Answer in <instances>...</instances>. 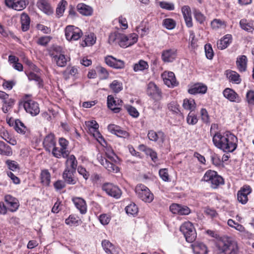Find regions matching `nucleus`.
Segmentation results:
<instances>
[{
  "instance_id": "obj_11",
  "label": "nucleus",
  "mask_w": 254,
  "mask_h": 254,
  "mask_svg": "<svg viewBox=\"0 0 254 254\" xmlns=\"http://www.w3.org/2000/svg\"><path fill=\"white\" fill-rule=\"evenodd\" d=\"M5 4L9 8L17 11L25 9L29 3L28 0H5Z\"/></svg>"
},
{
  "instance_id": "obj_43",
  "label": "nucleus",
  "mask_w": 254,
  "mask_h": 254,
  "mask_svg": "<svg viewBox=\"0 0 254 254\" xmlns=\"http://www.w3.org/2000/svg\"><path fill=\"white\" fill-rule=\"evenodd\" d=\"M149 65L146 61L140 60L137 63L133 65V70L135 72L142 71L145 69H148Z\"/></svg>"
},
{
  "instance_id": "obj_5",
  "label": "nucleus",
  "mask_w": 254,
  "mask_h": 254,
  "mask_svg": "<svg viewBox=\"0 0 254 254\" xmlns=\"http://www.w3.org/2000/svg\"><path fill=\"white\" fill-rule=\"evenodd\" d=\"M180 231L184 235L186 241L189 243L193 242L196 238V233L192 223L185 222L180 227Z\"/></svg>"
},
{
  "instance_id": "obj_24",
  "label": "nucleus",
  "mask_w": 254,
  "mask_h": 254,
  "mask_svg": "<svg viewBox=\"0 0 254 254\" xmlns=\"http://www.w3.org/2000/svg\"><path fill=\"white\" fill-rule=\"evenodd\" d=\"M181 10L186 26L189 28L191 27L193 25V23L191 18V12L190 6L185 5L182 7Z\"/></svg>"
},
{
  "instance_id": "obj_15",
  "label": "nucleus",
  "mask_w": 254,
  "mask_h": 254,
  "mask_svg": "<svg viewBox=\"0 0 254 254\" xmlns=\"http://www.w3.org/2000/svg\"><path fill=\"white\" fill-rule=\"evenodd\" d=\"M164 83L169 87L178 85L174 73L172 71H164L161 75Z\"/></svg>"
},
{
  "instance_id": "obj_59",
  "label": "nucleus",
  "mask_w": 254,
  "mask_h": 254,
  "mask_svg": "<svg viewBox=\"0 0 254 254\" xmlns=\"http://www.w3.org/2000/svg\"><path fill=\"white\" fill-rule=\"evenodd\" d=\"M5 164L8 168L12 171L14 172L19 169V164L14 160L8 159L5 161Z\"/></svg>"
},
{
  "instance_id": "obj_1",
  "label": "nucleus",
  "mask_w": 254,
  "mask_h": 254,
  "mask_svg": "<svg viewBox=\"0 0 254 254\" xmlns=\"http://www.w3.org/2000/svg\"><path fill=\"white\" fill-rule=\"evenodd\" d=\"M214 145L224 152H233L238 146V138L229 131L215 132L212 135Z\"/></svg>"
},
{
  "instance_id": "obj_30",
  "label": "nucleus",
  "mask_w": 254,
  "mask_h": 254,
  "mask_svg": "<svg viewBox=\"0 0 254 254\" xmlns=\"http://www.w3.org/2000/svg\"><path fill=\"white\" fill-rule=\"evenodd\" d=\"M102 247L107 254H119V249L108 240H104L102 242Z\"/></svg>"
},
{
  "instance_id": "obj_42",
  "label": "nucleus",
  "mask_w": 254,
  "mask_h": 254,
  "mask_svg": "<svg viewBox=\"0 0 254 254\" xmlns=\"http://www.w3.org/2000/svg\"><path fill=\"white\" fill-rule=\"evenodd\" d=\"M127 214L128 216H135L138 212V208L137 206L134 203H131L127 205L125 208Z\"/></svg>"
},
{
  "instance_id": "obj_3",
  "label": "nucleus",
  "mask_w": 254,
  "mask_h": 254,
  "mask_svg": "<svg viewBox=\"0 0 254 254\" xmlns=\"http://www.w3.org/2000/svg\"><path fill=\"white\" fill-rule=\"evenodd\" d=\"M218 254H237L238 247L237 243L232 240H225L219 242L217 245Z\"/></svg>"
},
{
  "instance_id": "obj_2",
  "label": "nucleus",
  "mask_w": 254,
  "mask_h": 254,
  "mask_svg": "<svg viewBox=\"0 0 254 254\" xmlns=\"http://www.w3.org/2000/svg\"><path fill=\"white\" fill-rule=\"evenodd\" d=\"M202 181L210 185L213 189H217L220 185L224 184L223 178L219 175L217 172L208 170L205 173Z\"/></svg>"
},
{
  "instance_id": "obj_61",
  "label": "nucleus",
  "mask_w": 254,
  "mask_h": 254,
  "mask_svg": "<svg viewBox=\"0 0 254 254\" xmlns=\"http://www.w3.org/2000/svg\"><path fill=\"white\" fill-rule=\"evenodd\" d=\"M227 223L230 227L234 228L240 232H244L245 231V228L243 225L236 222L232 219H229Z\"/></svg>"
},
{
  "instance_id": "obj_37",
  "label": "nucleus",
  "mask_w": 254,
  "mask_h": 254,
  "mask_svg": "<svg viewBox=\"0 0 254 254\" xmlns=\"http://www.w3.org/2000/svg\"><path fill=\"white\" fill-rule=\"evenodd\" d=\"M77 9L79 13L85 16L91 15L93 13V9L91 7L82 3L77 4Z\"/></svg>"
},
{
  "instance_id": "obj_4",
  "label": "nucleus",
  "mask_w": 254,
  "mask_h": 254,
  "mask_svg": "<svg viewBox=\"0 0 254 254\" xmlns=\"http://www.w3.org/2000/svg\"><path fill=\"white\" fill-rule=\"evenodd\" d=\"M137 197L145 203H151L154 199V194L144 185L138 184L135 188Z\"/></svg>"
},
{
  "instance_id": "obj_18",
  "label": "nucleus",
  "mask_w": 254,
  "mask_h": 254,
  "mask_svg": "<svg viewBox=\"0 0 254 254\" xmlns=\"http://www.w3.org/2000/svg\"><path fill=\"white\" fill-rule=\"evenodd\" d=\"M170 210L174 214L181 215H188L190 212V210L188 207L176 203L172 204L170 206Z\"/></svg>"
},
{
  "instance_id": "obj_28",
  "label": "nucleus",
  "mask_w": 254,
  "mask_h": 254,
  "mask_svg": "<svg viewBox=\"0 0 254 254\" xmlns=\"http://www.w3.org/2000/svg\"><path fill=\"white\" fill-rule=\"evenodd\" d=\"M65 158H66L65 163V169L76 171L77 167V161L75 156L72 154L69 155V154H68V156Z\"/></svg>"
},
{
  "instance_id": "obj_64",
  "label": "nucleus",
  "mask_w": 254,
  "mask_h": 254,
  "mask_svg": "<svg viewBox=\"0 0 254 254\" xmlns=\"http://www.w3.org/2000/svg\"><path fill=\"white\" fill-rule=\"evenodd\" d=\"M52 39V37L50 36H42L38 39L37 43L39 45L46 46L50 42Z\"/></svg>"
},
{
  "instance_id": "obj_55",
  "label": "nucleus",
  "mask_w": 254,
  "mask_h": 254,
  "mask_svg": "<svg viewBox=\"0 0 254 254\" xmlns=\"http://www.w3.org/2000/svg\"><path fill=\"white\" fill-rule=\"evenodd\" d=\"M176 23L175 21L172 18H166L163 21V25L168 30H172L175 28Z\"/></svg>"
},
{
  "instance_id": "obj_53",
  "label": "nucleus",
  "mask_w": 254,
  "mask_h": 254,
  "mask_svg": "<svg viewBox=\"0 0 254 254\" xmlns=\"http://www.w3.org/2000/svg\"><path fill=\"white\" fill-rule=\"evenodd\" d=\"M246 101L249 106H254V90H249L246 94Z\"/></svg>"
},
{
  "instance_id": "obj_26",
  "label": "nucleus",
  "mask_w": 254,
  "mask_h": 254,
  "mask_svg": "<svg viewBox=\"0 0 254 254\" xmlns=\"http://www.w3.org/2000/svg\"><path fill=\"white\" fill-rule=\"evenodd\" d=\"M207 87L204 84L197 83L191 86L188 90L190 94H204L206 92Z\"/></svg>"
},
{
  "instance_id": "obj_14",
  "label": "nucleus",
  "mask_w": 254,
  "mask_h": 254,
  "mask_svg": "<svg viewBox=\"0 0 254 254\" xmlns=\"http://www.w3.org/2000/svg\"><path fill=\"white\" fill-rule=\"evenodd\" d=\"M252 191L250 186H244L237 192V199L243 204H246L248 201V195Z\"/></svg>"
},
{
  "instance_id": "obj_13",
  "label": "nucleus",
  "mask_w": 254,
  "mask_h": 254,
  "mask_svg": "<svg viewBox=\"0 0 254 254\" xmlns=\"http://www.w3.org/2000/svg\"><path fill=\"white\" fill-rule=\"evenodd\" d=\"M123 101L118 98H115L112 95H109L107 97V105L108 108L114 113H118L121 111V106Z\"/></svg>"
},
{
  "instance_id": "obj_62",
  "label": "nucleus",
  "mask_w": 254,
  "mask_h": 254,
  "mask_svg": "<svg viewBox=\"0 0 254 254\" xmlns=\"http://www.w3.org/2000/svg\"><path fill=\"white\" fill-rule=\"evenodd\" d=\"M85 125L88 129L93 132L98 130L99 125L96 121L91 120L85 122Z\"/></svg>"
},
{
  "instance_id": "obj_27",
  "label": "nucleus",
  "mask_w": 254,
  "mask_h": 254,
  "mask_svg": "<svg viewBox=\"0 0 254 254\" xmlns=\"http://www.w3.org/2000/svg\"><path fill=\"white\" fill-rule=\"evenodd\" d=\"M43 144L45 149L47 151L50 152L52 148L56 146V144L54 134L50 133L46 135L44 139Z\"/></svg>"
},
{
  "instance_id": "obj_63",
  "label": "nucleus",
  "mask_w": 254,
  "mask_h": 254,
  "mask_svg": "<svg viewBox=\"0 0 254 254\" xmlns=\"http://www.w3.org/2000/svg\"><path fill=\"white\" fill-rule=\"evenodd\" d=\"M98 220L103 225L108 224L111 220V216L107 214H102L98 216Z\"/></svg>"
},
{
  "instance_id": "obj_44",
  "label": "nucleus",
  "mask_w": 254,
  "mask_h": 254,
  "mask_svg": "<svg viewBox=\"0 0 254 254\" xmlns=\"http://www.w3.org/2000/svg\"><path fill=\"white\" fill-rule=\"evenodd\" d=\"M241 28L248 32L252 33L254 30V26L251 22H248L246 19H242L240 21Z\"/></svg>"
},
{
  "instance_id": "obj_31",
  "label": "nucleus",
  "mask_w": 254,
  "mask_h": 254,
  "mask_svg": "<svg viewBox=\"0 0 254 254\" xmlns=\"http://www.w3.org/2000/svg\"><path fill=\"white\" fill-rule=\"evenodd\" d=\"M147 137L150 140L154 142H156L158 139H160L162 142H163L165 139V135L162 131L156 132L153 130H149Z\"/></svg>"
},
{
  "instance_id": "obj_49",
  "label": "nucleus",
  "mask_w": 254,
  "mask_h": 254,
  "mask_svg": "<svg viewBox=\"0 0 254 254\" xmlns=\"http://www.w3.org/2000/svg\"><path fill=\"white\" fill-rule=\"evenodd\" d=\"M105 154L106 157L109 159L111 162H117L118 160V158L117 156L114 152L113 149L109 147H106L105 150Z\"/></svg>"
},
{
  "instance_id": "obj_39",
  "label": "nucleus",
  "mask_w": 254,
  "mask_h": 254,
  "mask_svg": "<svg viewBox=\"0 0 254 254\" xmlns=\"http://www.w3.org/2000/svg\"><path fill=\"white\" fill-rule=\"evenodd\" d=\"M40 179L41 182L44 186H49L51 182V174L48 170L45 169L41 171Z\"/></svg>"
},
{
  "instance_id": "obj_29",
  "label": "nucleus",
  "mask_w": 254,
  "mask_h": 254,
  "mask_svg": "<svg viewBox=\"0 0 254 254\" xmlns=\"http://www.w3.org/2000/svg\"><path fill=\"white\" fill-rule=\"evenodd\" d=\"M37 7L43 12L47 14H50L53 12L49 0H38L37 2Z\"/></svg>"
},
{
  "instance_id": "obj_60",
  "label": "nucleus",
  "mask_w": 254,
  "mask_h": 254,
  "mask_svg": "<svg viewBox=\"0 0 254 254\" xmlns=\"http://www.w3.org/2000/svg\"><path fill=\"white\" fill-rule=\"evenodd\" d=\"M179 107V105L175 101H172L168 105V108L169 110L176 114H181Z\"/></svg>"
},
{
  "instance_id": "obj_50",
  "label": "nucleus",
  "mask_w": 254,
  "mask_h": 254,
  "mask_svg": "<svg viewBox=\"0 0 254 254\" xmlns=\"http://www.w3.org/2000/svg\"><path fill=\"white\" fill-rule=\"evenodd\" d=\"M14 128L15 130L22 134L26 132V127L24 124L19 120L17 119L15 121Z\"/></svg>"
},
{
  "instance_id": "obj_19",
  "label": "nucleus",
  "mask_w": 254,
  "mask_h": 254,
  "mask_svg": "<svg viewBox=\"0 0 254 254\" xmlns=\"http://www.w3.org/2000/svg\"><path fill=\"white\" fill-rule=\"evenodd\" d=\"M105 61L107 64L115 68L121 69L125 67V63L123 61L117 60L112 56L106 57Z\"/></svg>"
},
{
  "instance_id": "obj_34",
  "label": "nucleus",
  "mask_w": 254,
  "mask_h": 254,
  "mask_svg": "<svg viewBox=\"0 0 254 254\" xmlns=\"http://www.w3.org/2000/svg\"><path fill=\"white\" fill-rule=\"evenodd\" d=\"M226 75L229 81L232 83L239 84L241 82L240 75L235 71L227 70Z\"/></svg>"
},
{
  "instance_id": "obj_20",
  "label": "nucleus",
  "mask_w": 254,
  "mask_h": 254,
  "mask_svg": "<svg viewBox=\"0 0 254 254\" xmlns=\"http://www.w3.org/2000/svg\"><path fill=\"white\" fill-rule=\"evenodd\" d=\"M72 201L80 213L83 214L86 213L87 205L84 199L81 197H75L72 198Z\"/></svg>"
},
{
  "instance_id": "obj_9",
  "label": "nucleus",
  "mask_w": 254,
  "mask_h": 254,
  "mask_svg": "<svg viewBox=\"0 0 254 254\" xmlns=\"http://www.w3.org/2000/svg\"><path fill=\"white\" fill-rule=\"evenodd\" d=\"M102 189L106 193L115 198H119L122 195V191L116 185L112 183H106L102 186Z\"/></svg>"
},
{
  "instance_id": "obj_8",
  "label": "nucleus",
  "mask_w": 254,
  "mask_h": 254,
  "mask_svg": "<svg viewBox=\"0 0 254 254\" xmlns=\"http://www.w3.org/2000/svg\"><path fill=\"white\" fill-rule=\"evenodd\" d=\"M126 35L120 31H116L110 33L108 42L110 44H118L121 47L125 48Z\"/></svg>"
},
{
  "instance_id": "obj_38",
  "label": "nucleus",
  "mask_w": 254,
  "mask_h": 254,
  "mask_svg": "<svg viewBox=\"0 0 254 254\" xmlns=\"http://www.w3.org/2000/svg\"><path fill=\"white\" fill-rule=\"evenodd\" d=\"M21 29L23 31H27L30 27V19L27 14L22 13L20 16Z\"/></svg>"
},
{
  "instance_id": "obj_25",
  "label": "nucleus",
  "mask_w": 254,
  "mask_h": 254,
  "mask_svg": "<svg viewBox=\"0 0 254 254\" xmlns=\"http://www.w3.org/2000/svg\"><path fill=\"white\" fill-rule=\"evenodd\" d=\"M51 56L56 63L57 65L59 67L65 66L67 61L70 60V58L68 57L65 56L62 53L57 54V55L52 54Z\"/></svg>"
},
{
  "instance_id": "obj_41",
  "label": "nucleus",
  "mask_w": 254,
  "mask_h": 254,
  "mask_svg": "<svg viewBox=\"0 0 254 254\" xmlns=\"http://www.w3.org/2000/svg\"><path fill=\"white\" fill-rule=\"evenodd\" d=\"M140 148H143L142 150L147 155H148L151 158V160L154 162H156L158 160V157L157 153L150 148L147 147L144 145L140 146Z\"/></svg>"
},
{
  "instance_id": "obj_56",
  "label": "nucleus",
  "mask_w": 254,
  "mask_h": 254,
  "mask_svg": "<svg viewBox=\"0 0 254 254\" xmlns=\"http://www.w3.org/2000/svg\"><path fill=\"white\" fill-rule=\"evenodd\" d=\"M78 73V69L75 66H72L71 67H67L66 70L63 72V74L65 79L69 78L68 75L75 76Z\"/></svg>"
},
{
  "instance_id": "obj_46",
  "label": "nucleus",
  "mask_w": 254,
  "mask_h": 254,
  "mask_svg": "<svg viewBox=\"0 0 254 254\" xmlns=\"http://www.w3.org/2000/svg\"><path fill=\"white\" fill-rule=\"evenodd\" d=\"M96 39L93 34L86 35L84 40L81 42V45L83 47L92 46L95 43Z\"/></svg>"
},
{
  "instance_id": "obj_58",
  "label": "nucleus",
  "mask_w": 254,
  "mask_h": 254,
  "mask_svg": "<svg viewBox=\"0 0 254 254\" xmlns=\"http://www.w3.org/2000/svg\"><path fill=\"white\" fill-rule=\"evenodd\" d=\"M67 2L65 0H62L58 4L56 12L57 14L61 16L64 12L65 8V6L67 5Z\"/></svg>"
},
{
  "instance_id": "obj_45",
  "label": "nucleus",
  "mask_w": 254,
  "mask_h": 254,
  "mask_svg": "<svg viewBox=\"0 0 254 254\" xmlns=\"http://www.w3.org/2000/svg\"><path fill=\"white\" fill-rule=\"evenodd\" d=\"M137 40L138 36L135 33H131L128 35H126L125 48L133 45L137 42Z\"/></svg>"
},
{
  "instance_id": "obj_12",
  "label": "nucleus",
  "mask_w": 254,
  "mask_h": 254,
  "mask_svg": "<svg viewBox=\"0 0 254 254\" xmlns=\"http://www.w3.org/2000/svg\"><path fill=\"white\" fill-rule=\"evenodd\" d=\"M177 50L176 48H170L162 51L161 59L164 63H172L177 58Z\"/></svg>"
},
{
  "instance_id": "obj_54",
  "label": "nucleus",
  "mask_w": 254,
  "mask_h": 254,
  "mask_svg": "<svg viewBox=\"0 0 254 254\" xmlns=\"http://www.w3.org/2000/svg\"><path fill=\"white\" fill-rule=\"evenodd\" d=\"M110 87L114 92L119 93L123 89L122 83L115 80L110 84Z\"/></svg>"
},
{
  "instance_id": "obj_17",
  "label": "nucleus",
  "mask_w": 254,
  "mask_h": 254,
  "mask_svg": "<svg viewBox=\"0 0 254 254\" xmlns=\"http://www.w3.org/2000/svg\"><path fill=\"white\" fill-rule=\"evenodd\" d=\"M4 201L9 207L11 212L16 211L19 207V201L18 199L10 194H6L4 196Z\"/></svg>"
},
{
  "instance_id": "obj_10",
  "label": "nucleus",
  "mask_w": 254,
  "mask_h": 254,
  "mask_svg": "<svg viewBox=\"0 0 254 254\" xmlns=\"http://www.w3.org/2000/svg\"><path fill=\"white\" fill-rule=\"evenodd\" d=\"M146 94L155 101L160 100L162 98L161 90L153 82H150L147 84Z\"/></svg>"
},
{
  "instance_id": "obj_33",
  "label": "nucleus",
  "mask_w": 254,
  "mask_h": 254,
  "mask_svg": "<svg viewBox=\"0 0 254 254\" xmlns=\"http://www.w3.org/2000/svg\"><path fill=\"white\" fill-rule=\"evenodd\" d=\"M194 254H207L206 246L201 243H195L191 245Z\"/></svg>"
},
{
  "instance_id": "obj_40",
  "label": "nucleus",
  "mask_w": 254,
  "mask_h": 254,
  "mask_svg": "<svg viewBox=\"0 0 254 254\" xmlns=\"http://www.w3.org/2000/svg\"><path fill=\"white\" fill-rule=\"evenodd\" d=\"M80 219L74 215H70L65 220V223L66 225L70 226H78L81 224Z\"/></svg>"
},
{
  "instance_id": "obj_48",
  "label": "nucleus",
  "mask_w": 254,
  "mask_h": 254,
  "mask_svg": "<svg viewBox=\"0 0 254 254\" xmlns=\"http://www.w3.org/2000/svg\"><path fill=\"white\" fill-rule=\"evenodd\" d=\"M211 26L213 29L224 28L226 26L225 21L219 19H214L211 22Z\"/></svg>"
},
{
  "instance_id": "obj_32",
  "label": "nucleus",
  "mask_w": 254,
  "mask_h": 254,
  "mask_svg": "<svg viewBox=\"0 0 254 254\" xmlns=\"http://www.w3.org/2000/svg\"><path fill=\"white\" fill-rule=\"evenodd\" d=\"M232 40V37L231 35L227 34L225 35L223 38L217 41V48L220 50L226 49L231 43Z\"/></svg>"
},
{
  "instance_id": "obj_57",
  "label": "nucleus",
  "mask_w": 254,
  "mask_h": 254,
  "mask_svg": "<svg viewBox=\"0 0 254 254\" xmlns=\"http://www.w3.org/2000/svg\"><path fill=\"white\" fill-rule=\"evenodd\" d=\"M125 108L131 116L135 118L138 117L139 113L135 107L129 105H126L125 106Z\"/></svg>"
},
{
  "instance_id": "obj_35",
  "label": "nucleus",
  "mask_w": 254,
  "mask_h": 254,
  "mask_svg": "<svg viewBox=\"0 0 254 254\" xmlns=\"http://www.w3.org/2000/svg\"><path fill=\"white\" fill-rule=\"evenodd\" d=\"M247 62V58L245 55H242L237 58L236 65L238 69L240 72H244L246 70Z\"/></svg>"
},
{
  "instance_id": "obj_7",
  "label": "nucleus",
  "mask_w": 254,
  "mask_h": 254,
  "mask_svg": "<svg viewBox=\"0 0 254 254\" xmlns=\"http://www.w3.org/2000/svg\"><path fill=\"white\" fill-rule=\"evenodd\" d=\"M65 36L69 41L78 40L82 35V31L77 27L68 25L65 28Z\"/></svg>"
},
{
  "instance_id": "obj_6",
  "label": "nucleus",
  "mask_w": 254,
  "mask_h": 254,
  "mask_svg": "<svg viewBox=\"0 0 254 254\" xmlns=\"http://www.w3.org/2000/svg\"><path fill=\"white\" fill-rule=\"evenodd\" d=\"M28 95H26L23 101V107L26 112L32 116H36L40 112L39 104L35 101L28 99Z\"/></svg>"
},
{
  "instance_id": "obj_22",
  "label": "nucleus",
  "mask_w": 254,
  "mask_h": 254,
  "mask_svg": "<svg viewBox=\"0 0 254 254\" xmlns=\"http://www.w3.org/2000/svg\"><path fill=\"white\" fill-rule=\"evenodd\" d=\"M75 172L64 169L63 173V179L65 183L68 185H75L76 184L77 180L74 176Z\"/></svg>"
},
{
  "instance_id": "obj_16",
  "label": "nucleus",
  "mask_w": 254,
  "mask_h": 254,
  "mask_svg": "<svg viewBox=\"0 0 254 254\" xmlns=\"http://www.w3.org/2000/svg\"><path fill=\"white\" fill-rule=\"evenodd\" d=\"M100 163L104 166L108 172L117 173L119 172V168L116 165L108 160L102 156L98 157Z\"/></svg>"
},
{
  "instance_id": "obj_36",
  "label": "nucleus",
  "mask_w": 254,
  "mask_h": 254,
  "mask_svg": "<svg viewBox=\"0 0 254 254\" xmlns=\"http://www.w3.org/2000/svg\"><path fill=\"white\" fill-rule=\"evenodd\" d=\"M12 154L13 151L11 147L3 141L0 140V155L9 157Z\"/></svg>"
},
{
  "instance_id": "obj_47",
  "label": "nucleus",
  "mask_w": 254,
  "mask_h": 254,
  "mask_svg": "<svg viewBox=\"0 0 254 254\" xmlns=\"http://www.w3.org/2000/svg\"><path fill=\"white\" fill-rule=\"evenodd\" d=\"M14 100L9 99L8 100H4L2 101V111L3 113H6L10 111L14 104Z\"/></svg>"
},
{
  "instance_id": "obj_21",
  "label": "nucleus",
  "mask_w": 254,
  "mask_h": 254,
  "mask_svg": "<svg viewBox=\"0 0 254 254\" xmlns=\"http://www.w3.org/2000/svg\"><path fill=\"white\" fill-rule=\"evenodd\" d=\"M108 129L112 133L120 137L126 138L129 136L127 131L122 129L120 127L117 125H109L108 126Z\"/></svg>"
},
{
  "instance_id": "obj_52",
  "label": "nucleus",
  "mask_w": 254,
  "mask_h": 254,
  "mask_svg": "<svg viewBox=\"0 0 254 254\" xmlns=\"http://www.w3.org/2000/svg\"><path fill=\"white\" fill-rule=\"evenodd\" d=\"M183 106L186 110L193 111L195 108V103L194 100L185 99L184 100Z\"/></svg>"
},
{
  "instance_id": "obj_23",
  "label": "nucleus",
  "mask_w": 254,
  "mask_h": 254,
  "mask_svg": "<svg viewBox=\"0 0 254 254\" xmlns=\"http://www.w3.org/2000/svg\"><path fill=\"white\" fill-rule=\"evenodd\" d=\"M223 96L231 102L239 103L240 98L239 95L233 89L227 88L223 92Z\"/></svg>"
},
{
  "instance_id": "obj_51",
  "label": "nucleus",
  "mask_w": 254,
  "mask_h": 254,
  "mask_svg": "<svg viewBox=\"0 0 254 254\" xmlns=\"http://www.w3.org/2000/svg\"><path fill=\"white\" fill-rule=\"evenodd\" d=\"M59 142L61 147V149L62 150L64 151V152H63V157H67L68 154H69V151L66 150L68 144V141L65 138L62 137L59 139Z\"/></svg>"
}]
</instances>
